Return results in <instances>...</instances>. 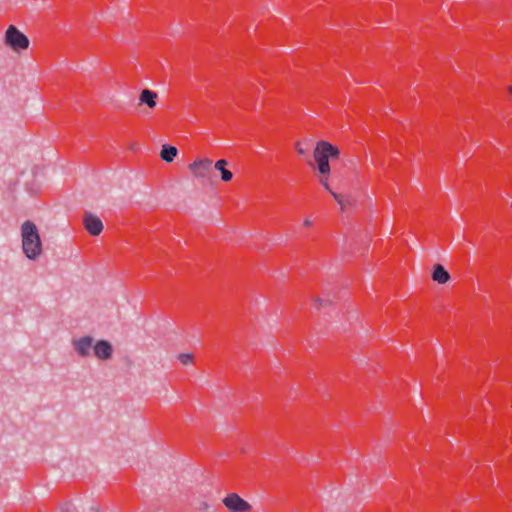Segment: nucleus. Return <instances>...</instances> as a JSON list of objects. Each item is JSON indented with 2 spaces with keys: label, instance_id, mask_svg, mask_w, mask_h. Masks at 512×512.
I'll list each match as a JSON object with an SVG mask.
<instances>
[{
  "label": "nucleus",
  "instance_id": "1",
  "mask_svg": "<svg viewBox=\"0 0 512 512\" xmlns=\"http://www.w3.org/2000/svg\"><path fill=\"white\" fill-rule=\"evenodd\" d=\"M22 250L25 256L35 261L42 254V241L34 222L26 220L21 225Z\"/></svg>",
  "mask_w": 512,
  "mask_h": 512
},
{
  "label": "nucleus",
  "instance_id": "2",
  "mask_svg": "<svg viewBox=\"0 0 512 512\" xmlns=\"http://www.w3.org/2000/svg\"><path fill=\"white\" fill-rule=\"evenodd\" d=\"M340 150L327 141H319L314 149V159L317 163V170L321 175H329V160L337 159Z\"/></svg>",
  "mask_w": 512,
  "mask_h": 512
},
{
  "label": "nucleus",
  "instance_id": "3",
  "mask_svg": "<svg viewBox=\"0 0 512 512\" xmlns=\"http://www.w3.org/2000/svg\"><path fill=\"white\" fill-rule=\"evenodd\" d=\"M223 504L230 512H248L251 505L236 493H230L223 499Z\"/></svg>",
  "mask_w": 512,
  "mask_h": 512
},
{
  "label": "nucleus",
  "instance_id": "4",
  "mask_svg": "<svg viewBox=\"0 0 512 512\" xmlns=\"http://www.w3.org/2000/svg\"><path fill=\"white\" fill-rule=\"evenodd\" d=\"M4 43L12 50L20 52L28 48L30 41L26 34H4Z\"/></svg>",
  "mask_w": 512,
  "mask_h": 512
},
{
  "label": "nucleus",
  "instance_id": "5",
  "mask_svg": "<svg viewBox=\"0 0 512 512\" xmlns=\"http://www.w3.org/2000/svg\"><path fill=\"white\" fill-rule=\"evenodd\" d=\"M94 338L86 335L77 339H73L72 346L76 353L81 357H89L93 349Z\"/></svg>",
  "mask_w": 512,
  "mask_h": 512
},
{
  "label": "nucleus",
  "instance_id": "6",
  "mask_svg": "<svg viewBox=\"0 0 512 512\" xmlns=\"http://www.w3.org/2000/svg\"><path fill=\"white\" fill-rule=\"evenodd\" d=\"M83 224L85 229L93 236L99 235L103 230L101 219L90 212L84 214Z\"/></svg>",
  "mask_w": 512,
  "mask_h": 512
},
{
  "label": "nucleus",
  "instance_id": "7",
  "mask_svg": "<svg viewBox=\"0 0 512 512\" xmlns=\"http://www.w3.org/2000/svg\"><path fill=\"white\" fill-rule=\"evenodd\" d=\"M94 355L100 360H108L113 355V346L108 340H98L93 345Z\"/></svg>",
  "mask_w": 512,
  "mask_h": 512
},
{
  "label": "nucleus",
  "instance_id": "8",
  "mask_svg": "<svg viewBox=\"0 0 512 512\" xmlns=\"http://www.w3.org/2000/svg\"><path fill=\"white\" fill-rule=\"evenodd\" d=\"M212 160L198 159L189 165V169L196 177H207L208 173L212 170Z\"/></svg>",
  "mask_w": 512,
  "mask_h": 512
},
{
  "label": "nucleus",
  "instance_id": "9",
  "mask_svg": "<svg viewBox=\"0 0 512 512\" xmlns=\"http://www.w3.org/2000/svg\"><path fill=\"white\" fill-rule=\"evenodd\" d=\"M158 95L155 91L145 88L141 91L139 96L140 104H146L149 108L156 106V99Z\"/></svg>",
  "mask_w": 512,
  "mask_h": 512
},
{
  "label": "nucleus",
  "instance_id": "10",
  "mask_svg": "<svg viewBox=\"0 0 512 512\" xmlns=\"http://www.w3.org/2000/svg\"><path fill=\"white\" fill-rule=\"evenodd\" d=\"M432 279L439 284H445L450 279V275L443 265L436 264L433 267Z\"/></svg>",
  "mask_w": 512,
  "mask_h": 512
},
{
  "label": "nucleus",
  "instance_id": "11",
  "mask_svg": "<svg viewBox=\"0 0 512 512\" xmlns=\"http://www.w3.org/2000/svg\"><path fill=\"white\" fill-rule=\"evenodd\" d=\"M227 165L228 162L225 159H220L214 164V169L220 172L221 180L224 182H228L233 178V173L226 169Z\"/></svg>",
  "mask_w": 512,
  "mask_h": 512
},
{
  "label": "nucleus",
  "instance_id": "12",
  "mask_svg": "<svg viewBox=\"0 0 512 512\" xmlns=\"http://www.w3.org/2000/svg\"><path fill=\"white\" fill-rule=\"evenodd\" d=\"M177 153H178V150H177V148L175 146H172V145H169V144H164L162 146V149H161V152H160V156H161L162 160H164L165 162L170 163L177 156Z\"/></svg>",
  "mask_w": 512,
  "mask_h": 512
},
{
  "label": "nucleus",
  "instance_id": "13",
  "mask_svg": "<svg viewBox=\"0 0 512 512\" xmlns=\"http://www.w3.org/2000/svg\"><path fill=\"white\" fill-rule=\"evenodd\" d=\"M321 184L322 186L331 193V195L333 196V198L339 203V205L341 206V209L343 210L346 203L344 202L343 200V197L338 194V193H335L334 191L331 190L328 182H327V179H321Z\"/></svg>",
  "mask_w": 512,
  "mask_h": 512
},
{
  "label": "nucleus",
  "instance_id": "14",
  "mask_svg": "<svg viewBox=\"0 0 512 512\" xmlns=\"http://www.w3.org/2000/svg\"><path fill=\"white\" fill-rule=\"evenodd\" d=\"M57 512H76V508L72 503H64L58 507Z\"/></svg>",
  "mask_w": 512,
  "mask_h": 512
},
{
  "label": "nucleus",
  "instance_id": "15",
  "mask_svg": "<svg viewBox=\"0 0 512 512\" xmlns=\"http://www.w3.org/2000/svg\"><path fill=\"white\" fill-rule=\"evenodd\" d=\"M178 359L182 364L187 365L192 362L193 356L189 353H181L179 354Z\"/></svg>",
  "mask_w": 512,
  "mask_h": 512
},
{
  "label": "nucleus",
  "instance_id": "16",
  "mask_svg": "<svg viewBox=\"0 0 512 512\" xmlns=\"http://www.w3.org/2000/svg\"><path fill=\"white\" fill-rule=\"evenodd\" d=\"M315 302H316L318 307H323L325 305H330L331 304L330 300H324V299H321V298H317L315 300Z\"/></svg>",
  "mask_w": 512,
  "mask_h": 512
},
{
  "label": "nucleus",
  "instance_id": "17",
  "mask_svg": "<svg viewBox=\"0 0 512 512\" xmlns=\"http://www.w3.org/2000/svg\"><path fill=\"white\" fill-rule=\"evenodd\" d=\"M209 504L206 501H200L198 504L199 511H207L209 509Z\"/></svg>",
  "mask_w": 512,
  "mask_h": 512
},
{
  "label": "nucleus",
  "instance_id": "18",
  "mask_svg": "<svg viewBox=\"0 0 512 512\" xmlns=\"http://www.w3.org/2000/svg\"><path fill=\"white\" fill-rule=\"evenodd\" d=\"M5 32H20L14 25H10Z\"/></svg>",
  "mask_w": 512,
  "mask_h": 512
},
{
  "label": "nucleus",
  "instance_id": "19",
  "mask_svg": "<svg viewBox=\"0 0 512 512\" xmlns=\"http://www.w3.org/2000/svg\"><path fill=\"white\" fill-rule=\"evenodd\" d=\"M296 149H297V152L300 154V155H304L305 154V150L303 148H301L299 146V144L296 145Z\"/></svg>",
  "mask_w": 512,
  "mask_h": 512
},
{
  "label": "nucleus",
  "instance_id": "20",
  "mask_svg": "<svg viewBox=\"0 0 512 512\" xmlns=\"http://www.w3.org/2000/svg\"><path fill=\"white\" fill-rule=\"evenodd\" d=\"M303 224H304V226H306V227H310V226L312 225V221H311V220H309V219H306V220L304 221V223H303Z\"/></svg>",
  "mask_w": 512,
  "mask_h": 512
},
{
  "label": "nucleus",
  "instance_id": "21",
  "mask_svg": "<svg viewBox=\"0 0 512 512\" xmlns=\"http://www.w3.org/2000/svg\"><path fill=\"white\" fill-rule=\"evenodd\" d=\"M90 512H101V511L99 510L98 507L93 506L90 508Z\"/></svg>",
  "mask_w": 512,
  "mask_h": 512
},
{
  "label": "nucleus",
  "instance_id": "22",
  "mask_svg": "<svg viewBox=\"0 0 512 512\" xmlns=\"http://www.w3.org/2000/svg\"><path fill=\"white\" fill-rule=\"evenodd\" d=\"M509 94H512V85L508 87Z\"/></svg>",
  "mask_w": 512,
  "mask_h": 512
}]
</instances>
